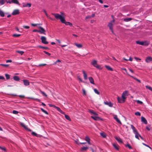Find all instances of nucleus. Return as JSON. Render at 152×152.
Listing matches in <instances>:
<instances>
[{"mask_svg": "<svg viewBox=\"0 0 152 152\" xmlns=\"http://www.w3.org/2000/svg\"><path fill=\"white\" fill-rule=\"evenodd\" d=\"M40 30H38V32H39L41 34H43L45 35L46 34L45 33V30L41 26H39V27Z\"/></svg>", "mask_w": 152, "mask_h": 152, "instance_id": "obj_5", "label": "nucleus"}, {"mask_svg": "<svg viewBox=\"0 0 152 152\" xmlns=\"http://www.w3.org/2000/svg\"><path fill=\"white\" fill-rule=\"evenodd\" d=\"M19 13V10H15L13 11L12 13V14L13 15H15L17 14H18Z\"/></svg>", "mask_w": 152, "mask_h": 152, "instance_id": "obj_10", "label": "nucleus"}, {"mask_svg": "<svg viewBox=\"0 0 152 152\" xmlns=\"http://www.w3.org/2000/svg\"><path fill=\"white\" fill-rule=\"evenodd\" d=\"M131 128L133 130V132L134 133L136 132L137 131V130L132 125H131Z\"/></svg>", "mask_w": 152, "mask_h": 152, "instance_id": "obj_24", "label": "nucleus"}, {"mask_svg": "<svg viewBox=\"0 0 152 152\" xmlns=\"http://www.w3.org/2000/svg\"><path fill=\"white\" fill-rule=\"evenodd\" d=\"M12 62V61L11 60H7L6 61V63L11 62Z\"/></svg>", "mask_w": 152, "mask_h": 152, "instance_id": "obj_58", "label": "nucleus"}, {"mask_svg": "<svg viewBox=\"0 0 152 152\" xmlns=\"http://www.w3.org/2000/svg\"><path fill=\"white\" fill-rule=\"evenodd\" d=\"M117 100L118 102L120 103H124V102H123V99H122L119 96L117 97Z\"/></svg>", "mask_w": 152, "mask_h": 152, "instance_id": "obj_21", "label": "nucleus"}, {"mask_svg": "<svg viewBox=\"0 0 152 152\" xmlns=\"http://www.w3.org/2000/svg\"><path fill=\"white\" fill-rule=\"evenodd\" d=\"M37 47L39 48H43V49H48V48L47 47H43V46H42L41 45H39V46H38Z\"/></svg>", "mask_w": 152, "mask_h": 152, "instance_id": "obj_44", "label": "nucleus"}, {"mask_svg": "<svg viewBox=\"0 0 152 152\" xmlns=\"http://www.w3.org/2000/svg\"><path fill=\"white\" fill-rule=\"evenodd\" d=\"M125 146L126 147H128V148H129L130 149H132V148L131 146L129 144H128L125 145Z\"/></svg>", "mask_w": 152, "mask_h": 152, "instance_id": "obj_40", "label": "nucleus"}, {"mask_svg": "<svg viewBox=\"0 0 152 152\" xmlns=\"http://www.w3.org/2000/svg\"><path fill=\"white\" fill-rule=\"evenodd\" d=\"M91 64L95 67L96 68L99 69L100 67V66L97 64V61L96 60H93L91 63Z\"/></svg>", "mask_w": 152, "mask_h": 152, "instance_id": "obj_3", "label": "nucleus"}, {"mask_svg": "<svg viewBox=\"0 0 152 152\" xmlns=\"http://www.w3.org/2000/svg\"><path fill=\"white\" fill-rule=\"evenodd\" d=\"M83 94L84 95H86V91L84 89H83Z\"/></svg>", "mask_w": 152, "mask_h": 152, "instance_id": "obj_62", "label": "nucleus"}, {"mask_svg": "<svg viewBox=\"0 0 152 152\" xmlns=\"http://www.w3.org/2000/svg\"><path fill=\"white\" fill-rule=\"evenodd\" d=\"M48 105H49V106L50 107H53L54 108H55L56 106L54 105H53L52 104H48Z\"/></svg>", "mask_w": 152, "mask_h": 152, "instance_id": "obj_53", "label": "nucleus"}, {"mask_svg": "<svg viewBox=\"0 0 152 152\" xmlns=\"http://www.w3.org/2000/svg\"><path fill=\"white\" fill-rule=\"evenodd\" d=\"M113 19L110 22H112V23H113V24H114V22L115 21V20L114 19V18H113Z\"/></svg>", "mask_w": 152, "mask_h": 152, "instance_id": "obj_63", "label": "nucleus"}, {"mask_svg": "<svg viewBox=\"0 0 152 152\" xmlns=\"http://www.w3.org/2000/svg\"><path fill=\"white\" fill-rule=\"evenodd\" d=\"M23 28H26V29H28L29 28V26H23Z\"/></svg>", "mask_w": 152, "mask_h": 152, "instance_id": "obj_50", "label": "nucleus"}, {"mask_svg": "<svg viewBox=\"0 0 152 152\" xmlns=\"http://www.w3.org/2000/svg\"><path fill=\"white\" fill-rule=\"evenodd\" d=\"M114 118L115 120L118 118L117 115H114Z\"/></svg>", "mask_w": 152, "mask_h": 152, "instance_id": "obj_57", "label": "nucleus"}, {"mask_svg": "<svg viewBox=\"0 0 152 152\" xmlns=\"http://www.w3.org/2000/svg\"><path fill=\"white\" fill-rule=\"evenodd\" d=\"M135 114L136 115L139 116L141 115L140 113L139 112H135Z\"/></svg>", "mask_w": 152, "mask_h": 152, "instance_id": "obj_46", "label": "nucleus"}, {"mask_svg": "<svg viewBox=\"0 0 152 152\" xmlns=\"http://www.w3.org/2000/svg\"><path fill=\"white\" fill-rule=\"evenodd\" d=\"M52 14L54 16L55 18L57 19H59L61 22L63 23H65L66 25L72 26V24L69 22H66L64 18L61 15L58 14H54L52 13Z\"/></svg>", "mask_w": 152, "mask_h": 152, "instance_id": "obj_1", "label": "nucleus"}, {"mask_svg": "<svg viewBox=\"0 0 152 152\" xmlns=\"http://www.w3.org/2000/svg\"><path fill=\"white\" fill-rule=\"evenodd\" d=\"M43 52L46 54H47V55H48V56H50V54L48 52H46L45 51H43Z\"/></svg>", "mask_w": 152, "mask_h": 152, "instance_id": "obj_52", "label": "nucleus"}, {"mask_svg": "<svg viewBox=\"0 0 152 152\" xmlns=\"http://www.w3.org/2000/svg\"><path fill=\"white\" fill-rule=\"evenodd\" d=\"M31 6V4L30 3H27L23 5V7H30Z\"/></svg>", "mask_w": 152, "mask_h": 152, "instance_id": "obj_28", "label": "nucleus"}, {"mask_svg": "<svg viewBox=\"0 0 152 152\" xmlns=\"http://www.w3.org/2000/svg\"><path fill=\"white\" fill-rule=\"evenodd\" d=\"M128 93L127 91H125L123 93L121 97L122 99H123V102H125V99L126 98V96H128Z\"/></svg>", "mask_w": 152, "mask_h": 152, "instance_id": "obj_2", "label": "nucleus"}, {"mask_svg": "<svg viewBox=\"0 0 152 152\" xmlns=\"http://www.w3.org/2000/svg\"><path fill=\"white\" fill-rule=\"evenodd\" d=\"M20 124L22 127H23L25 129L27 130H28V131H29V132L31 131V129L27 128L26 127V125L23 123H20Z\"/></svg>", "mask_w": 152, "mask_h": 152, "instance_id": "obj_8", "label": "nucleus"}, {"mask_svg": "<svg viewBox=\"0 0 152 152\" xmlns=\"http://www.w3.org/2000/svg\"><path fill=\"white\" fill-rule=\"evenodd\" d=\"M41 110L44 113H45V114H46L47 115L48 114V113L46 110H44V109H43L42 108H41Z\"/></svg>", "mask_w": 152, "mask_h": 152, "instance_id": "obj_35", "label": "nucleus"}, {"mask_svg": "<svg viewBox=\"0 0 152 152\" xmlns=\"http://www.w3.org/2000/svg\"><path fill=\"white\" fill-rule=\"evenodd\" d=\"M152 61V58L151 57H148L145 59V61L147 63H149Z\"/></svg>", "mask_w": 152, "mask_h": 152, "instance_id": "obj_11", "label": "nucleus"}, {"mask_svg": "<svg viewBox=\"0 0 152 152\" xmlns=\"http://www.w3.org/2000/svg\"><path fill=\"white\" fill-rule=\"evenodd\" d=\"M0 15L1 17H3L4 16V12L1 10H0Z\"/></svg>", "mask_w": 152, "mask_h": 152, "instance_id": "obj_30", "label": "nucleus"}, {"mask_svg": "<svg viewBox=\"0 0 152 152\" xmlns=\"http://www.w3.org/2000/svg\"><path fill=\"white\" fill-rule=\"evenodd\" d=\"M64 114L65 117L66 119H67V120H68L69 121H71V119H70V117L68 115L65 114Z\"/></svg>", "mask_w": 152, "mask_h": 152, "instance_id": "obj_29", "label": "nucleus"}, {"mask_svg": "<svg viewBox=\"0 0 152 152\" xmlns=\"http://www.w3.org/2000/svg\"><path fill=\"white\" fill-rule=\"evenodd\" d=\"M101 135L103 138H105L106 137L105 134L104 132H102L100 133Z\"/></svg>", "mask_w": 152, "mask_h": 152, "instance_id": "obj_33", "label": "nucleus"}, {"mask_svg": "<svg viewBox=\"0 0 152 152\" xmlns=\"http://www.w3.org/2000/svg\"><path fill=\"white\" fill-rule=\"evenodd\" d=\"M74 45L76 46L78 48H80L82 46V45L81 44H78L76 43H74Z\"/></svg>", "mask_w": 152, "mask_h": 152, "instance_id": "obj_22", "label": "nucleus"}, {"mask_svg": "<svg viewBox=\"0 0 152 152\" xmlns=\"http://www.w3.org/2000/svg\"><path fill=\"white\" fill-rule=\"evenodd\" d=\"M23 81L24 85L25 86H28L29 85V82L27 80H23Z\"/></svg>", "mask_w": 152, "mask_h": 152, "instance_id": "obj_9", "label": "nucleus"}, {"mask_svg": "<svg viewBox=\"0 0 152 152\" xmlns=\"http://www.w3.org/2000/svg\"><path fill=\"white\" fill-rule=\"evenodd\" d=\"M88 148V147H84L81 148V151H86Z\"/></svg>", "mask_w": 152, "mask_h": 152, "instance_id": "obj_34", "label": "nucleus"}, {"mask_svg": "<svg viewBox=\"0 0 152 152\" xmlns=\"http://www.w3.org/2000/svg\"><path fill=\"white\" fill-rule=\"evenodd\" d=\"M145 87L147 89H148L151 90V91H152V88L151 86L147 85L145 86Z\"/></svg>", "mask_w": 152, "mask_h": 152, "instance_id": "obj_39", "label": "nucleus"}, {"mask_svg": "<svg viewBox=\"0 0 152 152\" xmlns=\"http://www.w3.org/2000/svg\"><path fill=\"white\" fill-rule=\"evenodd\" d=\"M105 67L109 70L113 71V69L109 66L105 65Z\"/></svg>", "mask_w": 152, "mask_h": 152, "instance_id": "obj_25", "label": "nucleus"}, {"mask_svg": "<svg viewBox=\"0 0 152 152\" xmlns=\"http://www.w3.org/2000/svg\"><path fill=\"white\" fill-rule=\"evenodd\" d=\"M104 103L105 104L107 105L110 107H112L113 106V103L110 102H104Z\"/></svg>", "mask_w": 152, "mask_h": 152, "instance_id": "obj_7", "label": "nucleus"}, {"mask_svg": "<svg viewBox=\"0 0 152 152\" xmlns=\"http://www.w3.org/2000/svg\"><path fill=\"white\" fill-rule=\"evenodd\" d=\"M91 117L94 120L96 121L98 120L99 118V117H97L96 116H91Z\"/></svg>", "mask_w": 152, "mask_h": 152, "instance_id": "obj_23", "label": "nucleus"}, {"mask_svg": "<svg viewBox=\"0 0 152 152\" xmlns=\"http://www.w3.org/2000/svg\"><path fill=\"white\" fill-rule=\"evenodd\" d=\"M82 72L83 74V77L84 79L85 80H87L88 78L87 74L84 70L82 71Z\"/></svg>", "mask_w": 152, "mask_h": 152, "instance_id": "obj_18", "label": "nucleus"}, {"mask_svg": "<svg viewBox=\"0 0 152 152\" xmlns=\"http://www.w3.org/2000/svg\"><path fill=\"white\" fill-rule=\"evenodd\" d=\"M94 92L96 94L99 95L100 94V93L97 90V89L96 88H95L94 90Z\"/></svg>", "mask_w": 152, "mask_h": 152, "instance_id": "obj_36", "label": "nucleus"}, {"mask_svg": "<svg viewBox=\"0 0 152 152\" xmlns=\"http://www.w3.org/2000/svg\"><path fill=\"white\" fill-rule=\"evenodd\" d=\"M141 121L145 124H147V121L146 119L143 117L142 116L141 117Z\"/></svg>", "mask_w": 152, "mask_h": 152, "instance_id": "obj_13", "label": "nucleus"}, {"mask_svg": "<svg viewBox=\"0 0 152 152\" xmlns=\"http://www.w3.org/2000/svg\"><path fill=\"white\" fill-rule=\"evenodd\" d=\"M115 139L120 143H123V142L122 139L119 137H115Z\"/></svg>", "mask_w": 152, "mask_h": 152, "instance_id": "obj_12", "label": "nucleus"}, {"mask_svg": "<svg viewBox=\"0 0 152 152\" xmlns=\"http://www.w3.org/2000/svg\"><path fill=\"white\" fill-rule=\"evenodd\" d=\"M89 112L90 113H91V114H93V113H94V111L92 110H89Z\"/></svg>", "mask_w": 152, "mask_h": 152, "instance_id": "obj_61", "label": "nucleus"}, {"mask_svg": "<svg viewBox=\"0 0 152 152\" xmlns=\"http://www.w3.org/2000/svg\"><path fill=\"white\" fill-rule=\"evenodd\" d=\"M131 77H132V78H133L135 80L137 81L139 83H141V81L140 80L137 79V78H136L135 77L132 76L131 75H129Z\"/></svg>", "mask_w": 152, "mask_h": 152, "instance_id": "obj_31", "label": "nucleus"}, {"mask_svg": "<svg viewBox=\"0 0 152 152\" xmlns=\"http://www.w3.org/2000/svg\"><path fill=\"white\" fill-rule=\"evenodd\" d=\"M85 140L87 142V141H90V139L89 138V137L88 136H86Z\"/></svg>", "mask_w": 152, "mask_h": 152, "instance_id": "obj_43", "label": "nucleus"}, {"mask_svg": "<svg viewBox=\"0 0 152 152\" xmlns=\"http://www.w3.org/2000/svg\"><path fill=\"white\" fill-rule=\"evenodd\" d=\"M11 2L17 4H19V2L18 0H11V1L9 2L10 3H11Z\"/></svg>", "mask_w": 152, "mask_h": 152, "instance_id": "obj_17", "label": "nucleus"}, {"mask_svg": "<svg viewBox=\"0 0 152 152\" xmlns=\"http://www.w3.org/2000/svg\"><path fill=\"white\" fill-rule=\"evenodd\" d=\"M144 43L143 45H148L149 44V43L148 42L146 41H143Z\"/></svg>", "mask_w": 152, "mask_h": 152, "instance_id": "obj_38", "label": "nucleus"}, {"mask_svg": "<svg viewBox=\"0 0 152 152\" xmlns=\"http://www.w3.org/2000/svg\"><path fill=\"white\" fill-rule=\"evenodd\" d=\"M115 120L118 123H119L120 124H121V121L118 118H117V119H116Z\"/></svg>", "mask_w": 152, "mask_h": 152, "instance_id": "obj_48", "label": "nucleus"}, {"mask_svg": "<svg viewBox=\"0 0 152 152\" xmlns=\"http://www.w3.org/2000/svg\"><path fill=\"white\" fill-rule=\"evenodd\" d=\"M31 134L33 136H37V134L35 132H32L31 133Z\"/></svg>", "mask_w": 152, "mask_h": 152, "instance_id": "obj_49", "label": "nucleus"}, {"mask_svg": "<svg viewBox=\"0 0 152 152\" xmlns=\"http://www.w3.org/2000/svg\"><path fill=\"white\" fill-rule=\"evenodd\" d=\"M46 65V64H40L39 66H45Z\"/></svg>", "mask_w": 152, "mask_h": 152, "instance_id": "obj_56", "label": "nucleus"}, {"mask_svg": "<svg viewBox=\"0 0 152 152\" xmlns=\"http://www.w3.org/2000/svg\"><path fill=\"white\" fill-rule=\"evenodd\" d=\"M5 77L7 80L9 79L10 77V76L9 75L6 74H5Z\"/></svg>", "mask_w": 152, "mask_h": 152, "instance_id": "obj_37", "label": "nucleus"}, {"mask_svg": "<svg viewBox=\"0 0 152 152\" xmlns=\"http://www.w3.org/2000/svg\"><path fill=\"white\" fill-rule=\"evenodd\" d=\"M134 133L135 134V137H136V138L138 140H139V137H140V135L139 134L137 131L136 132Z\"/></svg>", "mask_w": 152, "mask_h": 152, "instance_id": "obj_19", "label": "nucleus"}, {"mask_svg": "<svg viewBox=\"0 0 152 152\" xmlns=\"http://www.w3.org/2000/svg\"><path fill=\"white\" fill-rule=\"evenodd\" d=\"M5 78L4 77L2 76H0V80H4Z\"/></svg>", "mask_w": 152, "mask_h": 152, "instance_id": "obj_55", "label": "nucleus"}, {"mask_svg": "<svg viewBox=\"0 0 152 152\" xmlns=\"http://www.w3.org/2000/svg\"><path fill=\"white\" fill-rule=\"evenodd\" d=\"M0 3L1 5L3 4L4 3V0H1V1H0Z\"/></svg>", "mask_w": 152, "mask_h": 152, "instance_id": "obj_54", "label": "nucleus"}, {"mask_svg": "<svg viewBox=\"0 0 152 152\" xmlns=\"http://www.w3.org/2000/svg\"><path fill=\"white\" fill-rule=\"evenodd\" d=\"M0 149L4 151H6V149L4 147H1V146H0Z\"/></svg>", "mask_w": 152, "mask_h": 152, "instance_id": "obj_41", "label": "nucleus"}, {"mask_svg": "<svg viewBox=\"0 0 152 152\" xmlns=\"http://www.w3.org/2000/svg\"><path fill=\"white\" fill-rule=\"evenodd\" d=\"M20 35L19 34H13L12 35V36H13V37H19Z\"/></svg>", "mask_w": 152, "mask_h": 152, "instance_id": "obj_45", "label": "nucleus"}, {"mask_svg": "<svg viewBox=\"0 0 152 152\" xmlns=\"http://www.w3.org/2000/svg\"><path fill=\"white\" fill-rule=\"evenodd\" d=\"M132 19V18H125L124 19V21L126 22H128L130 21Z\"/></svg>", "mask_w": 152, "mask_h": 152, "instance_id": "obj_20", "label": "nucleus"}, {"mask_svg": "<svg viewBox=\"0 0 152 152\" xmlns=\"http://www.w3.org/2000/svg\"><path fill=\"white\" fill-rule=\"evenodd\" d=\"M13 79L15 81H19L20 80L19 77L17 76H15L13 77Z\"/></svg>", "mask_w": 152, "mask_h": 152, "instance_id": "obj_27", "label": "nucleus"}, {"mask_svg": "<svg viewBox=\"0 0 152 152\" xmlns=\"http://www.w3.org/2000/svg\"><path fill=\"white\" fill-rule=\"evenodd\" d=\"M136 43L137 44H139L142 45H143V41H136Z\"/></svg>", "mask_w": 152, "mask_h": 152, "instance_id": "obj_26", "label": "nucleus"}, {"mask_svg": "<svg viewBox=\"0 0 152 152\" xmlns=\"http://www.w3.org/2000/svg\"><path fill=\"white\" fill-rule=\"evenodd\" d=\"M58 111L60 112L62 114H64V112L61 109L57 106H56L55 108Z\"/></svg>", "mask_w": 152, "mask_h": 152, "instance_id": "obj_14", "label": "nucleus"}, {"mask_svg": "<svg viewBox=\"0 0 152 152\" xmlns=\"http://www.w3.org/2000/svg\"><path fill=\"white\" fill-rule=\"evenodd\" d=\"M128 61H132V58L131 57H129V59L128 60Z\"/></svg>", "mask_w": 152, "mask_h": 152, "instance_id": "obj_64", "label": "nucleus"}, {"mask_svg": "<svg viewBox=\"0 0 152 152\" xmlns=\"http://www.w3.org/2000/svg\"><path fill=\"white\" fill-rule=\"evenodd\" d=\"M39 91L42 94L43 96L47 97V95L43 91H42L41 90H39Z\"/></svg>", "mask_w": 152, "mask_h": 152, "instance_id": "obj_32", "label": "nucleus"}, {"mask_svg": "<svg viewBox=\"0 0 152 152\" xmlns=\"http://www.w3.org/2000/svg\"><path fill=\"white\" fill-rule=\"evenodd\" d=\"M0 65L4 66L5 67H7L9 66V65L8 64H0Z\"/></svg>", "mask_w": 152, "mask_h": 152, "instance_id": "obj_47", "label": "nucleus"}, {"mask_svg": "<svg viewBox=\"0 0 152 152\" xmlns=\"http://www.w3.org/2000/svg\"><path fill=\"white\" fill-rule=\"evenodd\" d=\"M113 145L114 147L117 150H118L119 149V146L117 144L113 143Z\"/></svg>", "mask_w": 152, "mask_h": 152, "instance_id": "obj_15", "label": "nucleus"}, {"mask_svg": "<svg viewBox=\"0 0 152 152\" xmlns=\"http://www.w3.org/2000/svg\"><path fill=\"white\" fill-rule=\"evenodd\" d=\"M88 79L90 82L91 83L93 84H94V80L92 77H89Z\"/></svg>", "mask_w": 152, "mask_h": 152, "instance_id": "obj_16", "label": "nucleus"}, {"mask_svg": "<svg viewBox=\"0 0 152 152\" xmlns=\"http://www.w3.org/2000/svg\"><path fill=\"white\" fill-rule=\"evenodd\" d=\"M137 102L138 103L141 104L142 103V102L141 101H140L139 100H137Z\"/></svg>", "mask_w": 152, "mask_h": 152, "instance_id": "obj_60", "label": "nucleus"}, {"mask_svg": "<svg viewBox=\"0 0 152 152\" xmlns=\"http://www.w3.org/2000/svg\"><path fill=\"white\" fill-rule=\"evenodd\" d=\"M16 52L17 53L20 54L21 55H22L24 53L23 51H22L17 50Z\"/></svg>", "mask_w": 152, "mask_h": 152, "instance_id": "obj_42", "label": "nucleus"}, {"mask_svg": "<svg viewBox=\"0 0 152 152\" xmlns=\"http://www.w3.org/2000/svg\"><path fill=\"white\" fill-rule=\"evenodd\" d=\"M18 112L17 111L14 110L12 111V113L15 114H16L18 113Z\"/></svg>", "mask_w": 152, "mask_h": 152, "instance_id": "obj_51", "label": "nucleus"}, {"mask_svg": "<svg viewBox=\"0 0 152 152\" xmlns=\"http://www.w3.org/2000/svg\"><path fill=\"white\" fill-rule=\"evenodd\" d=\"M114 24L112 23V22H110L109 23L108 25V26L109 27L110 30L113 33H114L113 28V26Z\"/></svg>", "mask_w": 152, "mask_h": 152, "instance_id": "obj_6", "label": "nucleus"}, {"mask_svg": "<svg viewBox=\"0 0 152 152\" xmlns=\"http://www.w3.org/2000/svg\"><path fill=\"white\" fill-rule=\"evenodd\" d=\"M41 39L42 43L45 44H47L48 43V42L46 41V38L45 37L43 36H41Z\"/></svg>", "mask_w": 152, "mask_h": 152, "instance_id": "obj_4", "label": "nucleus"}, {"mask_svg": "<svg viewBox=\"0 0 152 152\" xmlns=\"http://www.w3.org/2000/svg\"><path fill=\"white\" fill-rule=\"evenodd\" d=\"M91 15H89V16H86V19H88V18H91Z\"/></svg>", "mask_w": 152, "mask_h": 152, "instance_id": "obj_59", "label": "nucleus"}]
</instances>
